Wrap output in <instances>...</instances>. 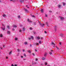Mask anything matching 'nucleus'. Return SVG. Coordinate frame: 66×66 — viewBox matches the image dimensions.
I'll return each instance as SVG.
<instances>
[{
    "label": "nucleus",
    "mask_w": 66,
    "mask_h": 66,
    "mask_svg": "<svg viewBox=\"0 0 66 66\" xmlns=\"http://www.w3.org/2000/svg\"><path fill=\"white\" fill-rule=\"evenodd\" d=\"M14 66H17V65H16V64H15V65H14Z\"/></svg>",
    "instance_id": "49"
},
{
    "label": "nucleus",
    "mask_w": 66,
    "mask_h": 66,
    "mask_svg": "<svg viewBox=\"0 0 66 66\" xmlns=\"http://www.w3.org/2000/svg\"><path fill=\"white\" fill-rule=\"evenodd\" d=\"M30 30H32V28L31 27H30Z\"/></svg>",
    "instance_id": "25"
},
{
    "label": "nucleus",
    "mask_w": 66,
    "mask_h": 66,
    "mask_svg": "<svg viewBox=\"0 0 66 66\" xmlns=\"http://www.w3.org/2000/svg\"><path fill=\"white\" fill-rule=\"evenodd\" d=\"M20 26L21 27H22V25L21 24H20Z\"/></svg>",
    "instance_id": "51"
},
{
    "label": "nucleus",
    "mask_w": 66,
    "mask_h": 66,
    "mask_svg": "<svg viewBox=\"0 0 66 66\" xmlns=\"http://www.w3.org/2000/svg\"><path fill=\"white\" fill-rule=\"evenodd\" d=\"M52 45H55V44L53 42H52Z\"/></svg>",
    "instance_id": "22"
},
{
    "label": "nucleus",
    "mask_w": 66,
    "mask_h": 66,
    "mask_svg": "<svg viewBox=\"0 0 66 66\" xmlns=\"http://www.w3.org/2000/svg\"><path fill=\"white\" fill-rule=\"evenodd\" d=\"M23 52H24V50H23Z\"/></svg>",
    "instance_id": "54"
},
{
    "label": "nucleus",
    "mask_w": 66,
    "mask_h": 66,
    "mask_svg": "<svg viewBox=\"0 0 66 66\" xmlns=\"http://www.w3.org/2000/svg\"><path fill=\"white\" fill-rule=\"evenodd\" d=\"M47 66H51L50 65H47Z\"/></svg>",
    "instance_id": "56"
},
{
    "label": "nucleus",
    "mask_w": 66,
    "mask_h": 66,
    "mask_svg": "<svg viewBox=\"0 0 66 66\" xmlns=\"http://www.w3.org/2000/svg\"><path fill=\"white\" fill-rule=\"evenodd\" d=\"M46 54H47L46 53H45V54H44V55L45 56L46 55Z\"/></svg>",
    "instance_id": "35"
},
{
    "label": "nucleus",
    "mask_w": 66,
    "mask_h": 66,
    "mask_svg": "<svg viewBox=\"0 0 66 66\" xmlns=\"http://www.w3.org/2000/svg\"><path fill=\"white\" fill-rule=\"evenodd\" d=\"M56 48H57V49H59V47H57V46H56Z\"/></svg>",
    "instance_id": "32"
},
{
    "label": "nucleus",
    "mask_w": 66,
    "mask_h": 66,
    "mask_svg": "<svg viewBox=\"0 0 66 66\" xmlns=\"http://www.w3.org/2000/svg\"><path fill=\"white\" fill-rule=\"evenodd\" d=\"M19 32H21V30L20 29V30L19 31Z\"/></svg>",
    "instance_id": "41"
},
{
    "label": "nucleus",
    "mask_w": 66,
    "mask_h": 66,
    "mask_svg": "<svg viewBox=\"0 0 66 66\" xmlns=\"http://www.w3.org/2000/svg\"><path fill=\"white\" fill-rule=\"evenodd\" d=\"M24 60H25V59H23Z\"/></svg>",
    "instance_id": "60"
},
{
    "label": "nucleus",
    "mask_w": 66,
    "mask_h": 66,
    "mask_svg": "<svg viewBox=\"0 0 66 66\" xmlns=\"http://www.w3.org/2000/svg\"><path fill=\"white\" fill-rule=\"evenodd\" d=\"M31 38L32 39H33V37L31 36Z\"/></svg>",
    "instance_id": "30"
},
{
    "label": "nucleus",
    "mask_w": 66,
    "mask_h": 66,
    "mask_svg": "<svg viewBox=\"0 0 66 66\" xmlns=\"http://www.w3.org/2000/svg\"><path fill=\"white\" fill-rule=\"evenodd\" d=\"M32 54L34 56L35 55H34V53H33Z\"/></svg>",
    "instance_id": "53"
},
{
    "label": "nucleus",
    "mask_w": 66,
    "mask_h": 66,
    "mask_svg": "<svg viewBox=\"0 0 66 66\" xmlns=\"http://www.w3.org/2000/svg\"><path fill=\"white\" fill-rule=\"evenodd\" d=\"M27 21L28 22H32L31 20H30L29 19H28Z\"/></svg>",
    "instance_id": "3"
},
{
    "label": "nucleus",
    "mask_w": 66,
    "mask_h": 66,
    "mask_svg": "<svg viewBox=\"0 0 66 66\" xmlns=\"http://www.w3.org/2000/svg\"><path fill=\"white\" fill-rule=\"evenodd\" d=\"M60 36H61V37H63V34H61L60 35Z\"/></svg>",
    "instance_id": "5"
},
{
    "label": "nucleus",
    "mask_w": 66,
    "mask_h": 66,
    "mask_svg": "<svg viewBox=\"0 0 66 66\" xmlns=\"http://www.w3.org/2000/svg\"><path fill=\"white\" fill-rule=\"evenodd\" d=\"M7 34H10V31H7Z\"/></svg>",
    "instance_id": "14"
},
{
    "label": "nucleus",
    "mask_w": 66,
    "mask_h": 66,
    "mask_svg": "<svg viewBox=\"0 0 66 66\" xmlns=\"http://www.w3.org/2000/svg\"><path fill=\"white\" fill-rule=\"evenodd\" d=\"M59 44L60 45H61V42L59 43Z\"/></svg>",
    "instance_id": "48"
},
{
    "label": "nucleus",
    "mask_w": 66,
    "mask_h": 66,
    "mask_svg": "<svg viewBox=\"0 0 66 66\" xmlns=\"http://www.w3.org/2000/svg\"><path fill=\"white\" fill-rule=\"evenodd\" d=\"M55 30H56V29H55Z\"/></svg>",
    "instance_id": "61"
},
{
    "label": "nucleus",
    "mask_w": 66,
    "mask_h": 66,
    "mask_svg": "<svg viewBox=\"0 0 66 66\" xmlns=\"http://www.w3.org/2000/svg\"><path fill=\"white\" fill-rule=\"evenodd\" d=\"M35 51H36H36H37V50H36V49H35Z\"/></svg>",
    "instance_id": "38"
},
{
    "label": "nucleus",
    "mask_w": 66,
    "mask_h": 66,
    "mask_svg": "<svg viewBox=\"0 0 66 66\" xmlns=\"http://www.w3.org/2000/svg\"><path fill=\"white\" fill-rule=\"evenodd\" d=\"M13 28H15L17 27V26H16V25H14L13 26Z\"/></svg>",
    "instance_id": "7"
},
{
    "label": "nucleus",
    "mask_w": 66,
    "mask_h": 66,
    "mask_svg": "<svg viewBox=\"0 0 66 66\" xmlns=\"http://www.w3.org/2000/svg\"><path fill=\"white\" fill-rule=\"evenodd\" d=\"M35 44L36 45H37V46H39V44H38V43H36Z\"/></svg>",
    "instance_id": "12"
},
{
    "label": "nucleus",
    "mask_w": 66,
    "mask_h": 66,
    "mask_svg": "<svg viewBox=\"0 0 66 66\" xmlns=\"http://www.w3.org/2000/svg\"><path fill=\"white\" fill-rule=\"evenodd\" d=\"M8 58V57H6V59H7Z\"/></svg>",
    "instance_id": "57"
},
{
    "label": "nucleus",
    "mask_w": 66,
    "mask_h": 66,
    "mask_svg": "<svg viewBox=\"0 0 66 66\" xmlns=\"http://www.w3.org/2000/svg\"><path fill=\"white\" fill-rule=\"evenodd\" d=\"M11 66H14V65H13V64H12L11 65Z\"/></svg>",
    "instance_id": "46"
},
{
    "label": "nucleus",
    "mask_w": 66,
    "mask_h": 66,
    "mask_svg": "<svg viewBox=\"0 0 66 66\" xmlns=\"http://www.w3.org/2000/svg\"><path fill=\"white\" fill-rule=\"evenodd\" d=\"M12 51H11L9 53V55H11V54H12Z\"/></svg>",
    "instance_id": "6"
},
{
    "label": "nucleus",
    "mask_w": 66,
    "mask_h": 66,
    "mask_svg": "<svg viewBox=\"0 0 66 66\" xmlns=\"http://www.w3.org/2000/svg\"><path fill=\"white\" fill-rule=\"evenodd\" d=\"M17 50V51L18 52H19V51H20V50L19 49H18Z\"/></svg>",
    "instance_id": "19"
},
{
    "label": "nucleus",
    "mask_w": 66,
    "mask_h": 66,
    "mask_svg": "<svg viewBox=\"0 0 66 66\" xmlns=\"http://www.w3.org/2000/svg\"><path fill=\"white\" fill-rule=\"evenodd\" d=\"M4 46H5V45H3V47H4Z\"/></svg>",
    "instance_id": "47"
},
{
    "label": "nucleus",
    "mask_w": 66,
    "mask_h": 66,
    "mask_svg": "<svg viewBox=\"0 0 66 66\" xmlns=\"http://www.w3.org/2000/svg\"><path fill=\"white\" fill-rule=\"evenodd\" d=\"M26 7H27V8H29V7H28V5H26Z\"/></svg>",
    "instance_id": "39"
},
{
    "label": "nucleus",
    "mask_w": 66,
    "mask_h": 66,
    "mask_svg": "<svg viewBox=\"0 0 66 66\" xmlns=\"http://www.w3.org/2000/svg\"><path fill=\"white\" fill-rule=\"evenodd\" d=\"M65 3H63V5H64L65 4Z\"/></svg>",
    "instance_id": "28"
},
{
    "label": "nucleus",
    "mask_w": 66,
    "mask_h": 66,
    "mask_svg": "<svg viewBox=\"0 0 66 66\" xmlns=\"http://www.w3.org/2000/svg\"><path fill=\"white\" fill-rule=\"evenodd\" d=\"M39 24L41 26H42V27H44V25L45 24H43L40 23H39Z\"/></svg>",
    "instance_id": "1"
},
{
    "label": "nucleus",
    "mask_w": 66,
    "mask_h": 66,
    "mask_svg": "<svg viewBox=\"0 0 66 66\" xmlns=\"http://www.w3.org/2000/svg\"><path fill=\"white\" fill-rule=\"evenodd\" d=\"M40 39H43V37H40Z\"/></svg>",
    "instance_id": "33"
},
{
    "label": "nucleus",
    "mask_w": 66,
    "mask_h": 66,
    "mask_svg": "<svg viewBox=\"0 0 66 66\" xmlns=\"http://www.w3.org/2000/svg\"><path fill=\"white\" fill-rule=\"evenodd\" d=\"M2 26H4L3 24Z\"/></svg>",
    "instance_id": "58"
},
{
    "label": "nucleus",
    "mask_w": 66,
    "mask_h": 66,
    "mask_svg": "<svg viewBox=\"0 0 66 66\" xmlns=\"http://www.w3.org/2000/svg\"><path fill=\"white\" fill-rule=\"evenodd\" d=\"M54 28H55V27H56V26H55L54 27Z\"/></svg>",
    "instance_id": "59"
},
{
    "label": "nucleus",
    "mask_w": 66,
    "mask_h": 66,
    "mask_svg": "<svg viewBox=\"0 0 66 66\" xmlns=\"http://www.w3.org/2000/svg\"><path fill=\"white\" fill-rule=\"evenodd\" d=\"M3 30H5V28H3Z\"/></svg>",
    "instance_id": "34"
},
{
    "label": "nucleus",
    "mask_w": 66,
    "mask_h": 66,
    "mask_svg": "<svg viewBox=\"0 0 66 66\" xmlns=\"http://www.w3.org/2000/svg\"><path fill=\"white\" fill-rule=\"evenodd\" d=\"M47 64V62H45V65H46Z\"/></svg>",
    "instance_id": "37"
},
{
    "label": "nucleus",
    "mask_w": 66,
    "mask_h": 66,
    "mask_svg": "<svg viewBox=\"0 0 66 66\" xmlns=\"http://www.w3.org/2000/svg\"><path fill=\"white\" fill-rule=\"evenodd\" d=\"M42 60H45V57H43L42 58Z\"/></svg>",
    "instance_id": "8"
},
{
    "label": "nucleus",
    "mask_w": 66,
    "mask_h": 66,
    "mask_svg": "<svg viewBox=\"0 0 66 66\" xmlns=\"http://www.w3.org/2000/svg\"><path fill=\"white\" fill-rule=\"evenodd\" d=\"M0 2H1V1L0 0Z\"/></svg>",
    "instance_id": "64"
},
{
    "label": "nucleus",
    "mask_w": 66,
    "mask_h": 66,
    "mask_svg": "<svg viewBox=\"0 0 66 66\" xmlns=\"http://www.w3.org/2000/svg\"><path fill=\"white\" fill-rule=\"evenodd\" d=\"M10 1H13V2L15 1V0H10Z\"/></svg>",
    "instance_id": "26"
},
{
    "label": "nucleus",
    "mask_w": 66,
    "mask_h": 66,
    "mask_svg": "<svg viewBox=\"0 0 66 66\" xmlns=\"http://www.w3.org/2000/svg\"><path fill=\"white\" fill-rule=\"evenodd\" d=\"M61 5H58V7H59V8H61Z\"/></svg>",
    "instance_id": "16"
},
{
    "label": "nucleus",
    "mask_w": 66,
    "mask_h": 66,
    "mask_svg": "<svg viewBox=\"0 0 66 66\" xmlns=\"http://www.w3.org/2000/svg\"><path fill=\"white\" fill-rule=\"evenodd\" d=\"M6 15L4 14L3 15V17H6Z\"/></svg>",
    "instance_id": "15"
},
{
    "label": "nucleus",
    "mask_w": 66,
    "mask_h": 66,
    "mask_svg": "<svg viewBox=\"0 0 66 66\" xmlns=\"http://www.w3.org/2000/svg\"><path fill=\"white\" fill-rule=\"evenodd\" d=\"M45 15L46 17H47V14H45Z\"/></svg>",
    "instance_id": "45"
},
{
    "label": "nucleus",
    "mask_w": 66,
    "mask_h": 66,
    "mask_svg": "<svg viewBox=\"0 0 66 66\" xmlns=\"http://www.w3.org/2000/svg\"><path fill=\"white\" fill-rule=\"evenodd\" d=\"M28 52L29 53H31V51H30V50L28 51Z\"/></svg>",
    "instance_id": "23"
},
{
    "label": "nucleus",
    "mask_w": 66,
    "mask_h": 66,
    "mask_svg": "<svg viewBox=\"0 0 66 66\" xmlns=\"http://www.w3.org/2000/svg\"><path fill=\"white\" fill-rule=\"evenodd\" d=\"M0 37H2L3 36V35H2V34H1L0 35Z\"/></svg>",
    "instance_id": "11"
},
{
    "label": "nucleus",
    "mask_w": 66,
    "mask_h": 66,
    "mask_svg": "<svg viewBox=\"0 0 66 66\" xmlns=\"http://www.w3.org/2000/svg\"><path fill=\"white\" fill-rule=\"evenodd\" d=\"M30 46L31 47V45H30Z\"/></svg>",
    "instance_id": "62"
},
{
    "label": "nucleus",
    "mask_w": 66,
    "mask_h": 66,
    "mask_svg": "<svg viewBox=\"0 0 66 66\" xmlns=\"http://www.w3.org/2000/svg\"><path fill=\"white\" fill-rule=\"evenodd\" d=\"M20 16H18V18H20Z\"/></svg>",
    "instance_id": "44"
},
{
    "label": "nucleus",
    "mask_w": 66,
    "mask_h": 66,
    "mask_svg": "<svg viewBox=\"0 0 66 66\" xmlns=\"http://www.w3.org/2000/svg\"><path fill=\"white\" fill-rule=\"evenodd\" d=\"M24 9L25 10V11H26V12H27L28 11L27 10L26 8H24Z\"/></svg>",
    "instance_id": "21"
},
{
    "label": "nucleus",
    "mask_w": 66,
    "mask_h": 66,
    "mask_svg": "<svg viewBox=\"0 0 66 66\" xmlns=\"http://www.w3.org/2000/svg\"><path fill=\"white\" fill-rule=\"evenodd\" d=\"M1 49H2V48H1Z\"/></svg>",
    "instance_id": "63"
},
{
    "label": "nucleus",
    "mask_w": 66,
    "mask_h": 66,
    "mask_svg": "<svg viewBox=\"0 0 66 66\" xmlns=\"http://www.w3.org/2000/svg\"><path fill=\"white\" fill-rule=\"evenodd\" d=\"M36 38L37 39H38V40H39L40 39V37L39 36H38L36 37Z\"/></svg>",
    "instance_id": "4"
},
{
    "label": "nucleus",
    "mask_w": 66,
    "mask_h": 66,
    "mask_svg": "<svg viewBox=\"0 0 66 66\" xmlns=\"http://www.w3.org/2000/svg\"><path fill=\"white\" fill-rule=\"evenodd\" d=\"M24 44L25 45H28V42H25L24 43Z\"/></svg>",
    "instance_id": "9"
},
{
    "label": "nucleus",
    "mask_w": 66,
    "mask_h": 66,
    "mask_svg": "<svg viewBox=\"0 0 66 66\" xmlns=\"http://www.w3.org/2000/svg\"><path fill=\"white\" fill-rule=\"evenodd\" d=\"M32 16L33 17H34V15H32Z\"/></svg>",
    "instance_id": "50"
},
{
    "label": "nucleus",
    "mask_w": 66,
    "mask_h": 66,
    "mask_svg": "<svg viewBox=\"0 0 66 66\" xmlns=\"http://www.w3.org/2000/svg\"><path fill=\"white\" fill-rule=\"evenodd\" d=\"M34 25H36V22L34 23Z\"/></svg>",
    "instance_id": "24"
},
{
    "label": "nucleus",
    "mask_w": 66,
    "mask_h": 66,
    "mask_svg": "<svg viewBox=\"0 0 66 66\" xmlns=\"http://www.w3.org/2000/svg\"><path fill=\"white\" fill-rule=\"evenodd\" d=\"M39 44H40L41 43H42V41H41L39 40Z\"/></svg>",
    "instance_id": "10"
},
{
    "label": "nucleus",
    "mask_w": 66,
    "mask_h": 66,
    "mask_svg": "<svg viewBox=\"0 0 66 66\" xmlns=\"http://www.w3.org/2000/svg\"><path fill=\"white\" fill-rule=\"evenodd\" d=\"M59 17L61 19L63 20L64 19V18L62 16H59Z\"/></svg>",
    "instance_id": "2"
},
{
    "label": "nucleus",
    "mask_w": 66,
    "mask_h": 66,
    "mask_svg": "<svg viewBox=\"0 0 66 66\" xmlns=\"http://www.w3.org/2000/svg\"><path fill=\"white\" fill-rule=\"evenodd\" d=\"M17 39H18V38H15V40H17Z\"/></svg>",
    "instance_id": "27"
},
{
    "label": "nucleus",
    "mask_w": 66,
    "mask_h": 66,
    "mask_svg": "<svg viewBox=\"0 0 66 66\" xmlns=\"http://www.w3.org/2000/svg\"><path fill=\"white\" fill-rule=\"evenodd\" d=\"M37 60H38L37 59H35V61H37Z\"/></svg>",
    "instance_id": "42"
},
{
    "label": "nucleus",
    "mask_w": 66,
    "mask_h": 66,
    "mask_svg": "<svg viewBox=\"0 0 66 66\" xmlns=\"http://www.w3.org/2000/svg\"><path fill=\"white\" fill-rule=\"evenodd\" d=\"M46 25H47V26H48V22H46Z\"/></svg>",
    "instance_id": "29"
},
{
    "label": "nucleus",
    "mask_w": 66,
    "mask_h": 66,
    "mask_svg": "<svg viewBox=\"0 0 66 66\" xmlns=\"http://www.w3.org/2000/svg\"><path fill=\"white\" fill-rule=\"evenodd\" d=\"M44 33L46 34H47V32L46 31H44Z\"/></svg>",
    "instance_id": "36"
},
{
    "label": "nucleus",
    "mask_w": 66,
    "mask_h": 66,
    "mask_svg": "<svg viewBox=\"0 0 66 66\" xmlns=\"http://www.w3.org/2000/svg\"><path fill=\"white\" fill-rule=\"evenodd\" d=\"M21 58H23V56H21Z\"/></svg>",
    "instance_id": "43"
},
{
    "label": "nucleus",
    "mask_w": 66,
    "mask_h": 66,
    "mask_svg": "<svg viewBox=\"0 0 66 66\" xmlns=\"http://www.w3.org/2000/svg\"><path fill=\"white\" fill-rule=\"evenodd\" d=\"M49 53L50 54V55H51V54H52V52H49Z\"/></svg>",
    "instance_id": "13"
},
{
    "label": "nucleus",
    "mask_w": 66,
    "mask_h": 66,
    "mask_svg": "<svg viewBox=\"0 0 66 66\" xmlns=\"http://www.w3.org/2000/svg\"><path fill=\"white\" fill-rule=\"evenodd\" d=\"M7 28H8V29H10V26H7Z\"/></svg>",
    "instance_id": "20"
},
{
    "label": "nucleus",
    "mask_w": 66,
    "mask_h": 66,
    "mask_svg": "<svg viewBox=\"0 0 66 66\" xmlns=\"http://www.w3.org/2000/svg\"><path fill=\"white\" fill-rule=\"evenodd\" d=\"M24 30H25L24 28L23 27V31H24Z\"/></svg>",
    "instance_id": "18"
},
{
    "label": "nucleus",
    "mask_w": 66,
    "mask_h": 66,
    "mask_svg": "<svg viewBox=\"0 0 66 66\" xmlns=\"http://www.w3.org/2000/svg\"><path fill=\"white\" fill-rule=\"evenodd\" d=\"M24 56H26V54H24Z\"/></svg>",
    "instance_id": "31"
},
{
    "label": "nucleus",
    "mask_w": 66,
    "mask_h": 66,
    "mask_svg": "<svg viewBox=\"0 0 66 66\" xmlns=\"http://www.w3.org/2000/svg\"><path fill=\"white\" fill-rule=\"evenodd\" d=\"M40 11L42 12V13H43V9H41L40 10Z\"/></svg>",
    "instance_id": "17"
},
{
    "label": "nucleus",
    "mask_w": 66,
    "mask_h": 66,
    "mask_svg": "<svg viewBox=\"0 0 66 66\" xmlns=\"http://www.w3.org/2000/svg\"><path fill=\"white\" fill-rule=\"evenodd\" d=\"M49 12H50L51 13V12H52V11H50Z\"/></svg>",
    "instance_id": "52"
},
{
    "label": "nucleus",
    "mask_w": 66,
    "mask_h": 66,
    "mask_svg": "<svg viewBox=\"0 0 66 66\" xmlns=\"http://www.w3.org/2000/svg\"><path fill=\"white\" fill-rule=\"evenodd\" d=\"M12 30H13V31H14V28H12Z\"/></svg>",
    "instance_id": "40"
},
{
    "label": "nucleus",
    "mask_w": 66,
    "mask_h": 66,
    "mask_svg": "<svg viewBox=\"0 0 66 66\" xmlns=\"http://www.w3.org/2000/svg\"><path fill=\"white\" fill-rule=\"evenodd\" d=\"M51 51L52 52V51H53V50H51Z\"/></svg>",
    "instance_id": "55"
}]
</instances>
